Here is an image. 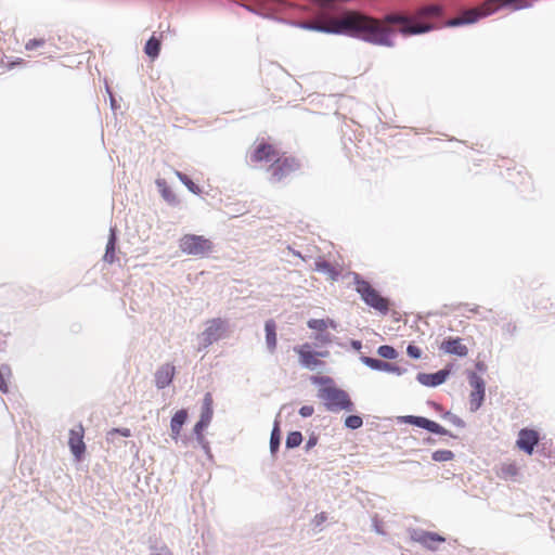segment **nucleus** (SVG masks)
I'll return each instance as SVG.
<instances>
[{"label": "nucleus", "mask_w": 555, "mask_h": 555, "mask_svg": "<svg viewBox=\"0 0 555 555\" xmlns=\"http://www.w3.org/2000/svg\"><path fill=\"white\" fill-rule=\"evenodd\" d=\"M116 434H119L124 437H130L131 430L129 428H113L107 433V439L109 440Z\"/></svg>", "instance_id": "72a5a7b5"}, {"label": "nucleus", "mask_w": 555, "mask_h": 555, "mask_svg": "<svg viewBox=\"0 0 555 555\" xmlns=\"http://www.w3.org/2000/svg\"><path fill=\"white\" fill-rule=\"evenodd\" d=\"M157 183V186L159 188L160 190V193L163 195V197L169 202V203H175L176 202V195L173 194V192L168 188L167 183L165 180H157L156 181Z\"/></svg>", "instance_id": "a878e982"}, {"label": "nucleus", "mask_w": 555, "mask_h": 555, "mask_svg": "<svg viewBox=\"0 0 555 555\" xmlns=\"http://www.w3.org/2000/svg\"><path fill=\"white\" fill-rule=\"evenodd\" d=\"M176 369L173 365L166 363L162 365L155 373V384L157 388L163 389L172 382Z\"/></svg>", "instance_id": "dca6fc26"}, {"label": "nucleus", "mask_w": 555, "mask_h": 555, "mask_svg": "<svg viewBox=\"0 0 555 555\" xmlns=\"http://www.w3.org/2000/svg\"><path fill=\"white\" fill-rule=\"evenodd\" d=\"M0 390H2L3 392L8 391L7 377H5V374L1 370H0Z\"/></svg>", "instance_id": "ea45409f"}, {"label": "nucleus", "mask_w": 555, "mask_h": 555, "mask_svg": "<svg viewBox=\"0 0 555 555\" xmlns=\"http://www.w3.org/2000/svg\"><path fill=\"white\" fill-rule=\"evenodd\" d=\"M115 234L112 232L108 243L106 245V253L104 255V260L108 263L115 261Z\"/></svg>", "instance_id": "bb28decb"}, {"label": "nucleus", "mask_w": 555, "mask_h": 555, "mask_svg": "<svg viewBox=\"0 0 555 555\" xmlns=\"http://www.w3.org/2000/svg\"><path fill=\"white\" fill-rule=\"evenodd\" d=\"M294 350L299 357L300 364L311 370L323 365L320 358L328 356V351H313L311 345L308 343L295 347Z\"/></svg>", "instance_id": "6e6552de"}, {"label": "nucleus", "mask_w": 555, "mask_h": 555, "mask_svg": "<svg viewBox=\"0 0 555 555\" xmlns=\"http://www.w3.org/2000/svg\"><path fill=\"white\" fill-rule=\"evenodd\" d=\"M440 349L449 354H456L459 357H465L468 353L467 347L462 343L460 337H449L443 340L440 345Z\"/></svg>", "instance_id": "2eb2a0df"}, {"label": "nucleus", "mask_w": 555, "mask_h": 555, "mask_svg": "<svg viewBox=\"0 0 555 555\" xmlns=\"http://www.w3.org/2000/svg\"><path fill=\"white\" fill-rule=\"evenodd\" d=\"M314 413V408L312 405H304L299 409V414L302 417H309Z\"/></svg>", "instance_id": "e433bc0d"}, {"label": "nucleus", "mask_w": 555, "mask_h": 555, "mask_svg": "<svg viewBox=\"0 0 555 555\" xmlns=\"http://www.w3.org/2000/svg\"><path fill=\"white\" fill-rule=\"evenodd\" d=\"M356 291L360 294L362 300L375 310L387 313L389 310V301L387 298L380 296V294L372 287V285L364 280L356 281Z\"/></svg>", "instance_id": "423d86ee"}, {"label": "nucleus", "mask_w": 555, "mask_h": 555, "mask_svg": "<svg viewBox=\"0 0 555 555\" xmlns=\"http://www.w3.org/2000/svg\"><path fill=\"white\" fill-rule=\"evenodd\" d=\"M227 324L221 319H212L207 322V327L203 332V339L206 345L220 339L225 333Z\"/></svg>", "instance_id": "9b49d317"}, {"label": "nucleus", "mask_w": 555, "mask_h": 555, "mask_svg": "<svg viewBox=\"0 0 555 555\" xmlns=\"http://www.w3.org/2000/svg\"><path fill=\"white\" fill-rule=\"evenodd\" d=\"M473 391L470 392V404L474 409H478L485 397V385L480 377L474 375L470 380Z\"/></svg>", "instance_id": "6ab92c4d"}, {"label": "nucleus", "mask_w": 555, "mask_h": 555, "mask_svg": "<svg viewBox=\"0 0 555 555\" xmlns=\"http://www.w3.org/2000/svg\"><path fill=\"white\" fill-rule=\"evenodd\" d=\"M188 418V411L185 409H181L177 411L170 421V430H171V438L173 440H178L181 434L182 426L184 425L185 421Z\"/></svg>", "instance_id": "aec40b11"}, {"label": "nucleus", "mask_w": 555, "mask_h": 555, "mask_svg": "<svg viewBox=\"0 0 555 555\" xmlns=\"http://www.w3.org/2000/svg\"><path fill=\"white\" fill-rule=\"evenodd\" d=\"M24 63L23 59H17L15 62L9 65V68H12L14 65H22Z\"/></svg>", "instance_id": "37998d69"}, {"label": "nucleus", "mask_w": 555, "mask_h": 555, "mask_svg": "<svg viewBox=\"0 0 555 555\" xmlns=\"http://www.w3.org/2000/svg\"><path fill=\"white\" fill-rule=\"evenodd\" d=\"M362 362L367 365L369 367L377 371H386L390 373H395L397 375H401L403 373V370H401L399 366L388 363L378 359L370 358V357H362Z\"/></svg>", "instance_id": "a211bd4d"}, {"label": "nucleus", "mask_w": 555, "mask_h": 555, "mask_svg": "<svg viewBox=\"0 0 555 555\" xmlns=\"http://www.w3.org/2000/svg\"><path fill=\"white\" fill-rule=\"evenodd\" d=\"M412 539L427 548L435 550L438 544L443 543L446 539L438 533L429 531H414Z\"/></svg>", "instance_id": "4468645a"}, {"label": "nucleus", "mask_w": 555, "mask_h": 555, "mask_svg": "<svg viewBox=\"0 0 555 555\" xmlns=\"http://www.w3.org/2000/svg\"><path fill=\"white\" fill-rule=\"evenodd\" d=\"M44 44V40L43 39H30L28 40L26 43H25V49L27 51H33L37 48H40Z\"/></svg>", "instance_id": "473e14b6"}, {"label": "nucleus", "mask_w": 555, "mask_h": 555, "mask_svg": "<svg viewBox=\"0 0 555 555\" xmlns=\"http://www.w3.org/2000/svg\"><path fill=\"white\" fill-rule=\"evenodd\" d=\"M511 182L514 184V185H517V184H524L525 183V180L526 178H529L527 171H521V170H513L511 173Z\"/></svg>", "instance_id": "7c9ffc66"}, {"label": "nucleus", "mask_w": 555, "mask_h": 555, "mask_svg": "<svg viewBox=\"0 0 555 555\" xmlns=\"http://www.w3.org/2000/svg\"><path fill=\"white\" fill-rule=\"evenodd\" d=\"M289 250L293 253V255H294L295 257H299V258L304 259V257L301 256V254H300L299 251H296V250H294V249H292V248H289Z\"/></svg>", "instance_id": "c03bdc74"}, {"label": "nucleus", "mask_w": 555, "mask_h": 555, "mask_svg": "<svg viewBox=\"0 0 555 555\" xmlns=\"http://www.w3.org/2000/svg\"><path fill=\"white\" fill-rule=\"evenodd\" d=\"M454 457V454L450 450H437L433 453V460L436 462H447L451 461Z\"/></svg>", "instance_id": "c756f323"}, {"label": "nucleus", "mask_w": 555, "mask_h": 555, "mask_svg": "<svg viewBox=\"0 0 555 555\" xmlns=\"http://www.w3.org/2000/svg\"><path fill=\"white\" fill-rule=\"evenodd\" d=\"M212 396L207 392L203 400L202 405V412H201V418L194 426V433L198 438L203 437L204 429L210 424L214 409H212Z\"/></svg>", "instance_id": "1a4fd4ad"}, {"label": "nucleus", "mask_w": 555, "mask_h": 555, "mask_svg": "<svg viewBox=\"0 0 555 555\" xmlns=\"http://www.w3.org/2000/svg\"><path fill=\"white\" fill-rule=\"evenodd\" d=\"M159 51H160V40L157 39L156 37L152 36L145 47H144V52L151 57V59H155L158 56L159 54Z\"/></svg>", "instance_id": "5701e85b"}, {"label": "nucleus", "mask_w": 555, "mask_h": 555, "mask_svg": "<svg viewBox=\"0 0 555 555\" xmlns=\"http://www.w3.org/2000/svg\"><path fill=\"white\" fill-rule=\"evenodd\" d=\"M315 270L320 272H327L333 273V267L327 261H317L315 262Z\"/></svg>", "instance_id": "f704fd0d"}, {"label": "nucleus", "mask_w": 555, "mask_h": 555, "mask_svg": "<svg viewBox=\"0 0 555 555\" xmlns=\"http://www.w3.org/2000/svg\"><path fill=\"white\" fill-rule=\"evenodd\" d=\"M317 444V438L312 437V438H309V440L307 441V449H310L312 447H314Z\"/></svg>", "instance_id": "79ce46f5"}, {"label": "nucleus", "mask_w": 555, "mask_h": 555, "mask_svg": "<svg viewBox=\"0 0 555 555\" xmlns=\"http://www.w3.org/2000/svg\"><path fill=\"white\" fill-rule=\"evenodd\" d=\"M406 353L412 359H420L422 357V350L415 345H409Z\"/></svg>", "instance_id": "c9c22d12"}, {"label": "nucleus", "mask_w": 555, "mask_h": 555, "mask_svg": "<svg viewBox=\"0 0 555 555\" xmlns=\"http://www.w3.org/2000/svg\"><path fill=\"white\" fill-rule=\"evenodd\" d=\"M282 153L278 146L264 139L255 142L254 147L249 152V160L253 164L273 163Z\"/></svg>", "instance_id": "0eeeda50"}, {"label": "nucleus", "mask_w": 555, "mask_h": 555, "mask_svg": "<svg viewBox=\"0 0 555 555\" xmlns=\"http://www.w3.org/2000/svg\"><path fill=\"white\" fill-rule=\"evenodd\" d=\"M319 398L323 400L325 408L332 412L352 411L353 403L349 395L337 387L328 386L319 390Z\"/></svg>", "instance_id": "7ed1b4c3"}, {"label": "nucleus", "mask_w": 555, "mask_h": 555, "mask_svg": "<svg viewBox=\"0 0 555 555\" xmlns=\"http://www.w3.org/2000/svg\"><path fill=\"white\" fill-rule=\"evenodd\" d=\"M529 7H531L530 0H486L480 5L465 10L459 16L449 20L447 26L455 27L473 24L482 17L492 15L503 8L517 11Z\"/></svg>", "instance_id": "f03ea898"}, {"label": "nucleus", "mask_w": 555, "mask_h": 555, "mask_svg": "<svg viewBox=\"0 0 555 555\" xmlns=\"http://www.w3.org/2000/svg\"><path fill=\"white\" fill-rule=\"evenodd\" d=\"M442 14V8L430 4L417 9L413 15L387 14L383 20L358 12H346L340 17H328L304 24V28L331 34H356L363 40L378 46L392 47L396 33L404 37L428 33L435 28L431 20Z\"/></svg>", "instance_id": "f257e3e1"}, {"label": "nucleus", "mask_w": 555, "mask_h": 555, "mask_svg": "<svg viewBox=\"0 0 555 555\" xmlns=\"http://www.w3.org/2000/svg\"><path fill=\"white\" fill-rule=\"evenodd\" d=\"M377 353L379 357H382L384 359H390V360L396 359L398 356L396 349L388 345L379 346L377 349Z\"/></svg>", "instance_id": "c85d7f7f"}, {"label": "nucleus", "mask_w": 555, "mask_h": 555, "mask_svg": "<svg viewBox=\"0 0 555 555\" xmlns=\"http://www.w3.org/2000/svg\"><path fill=\"white\" fill-rule=\"evenodd\" d=\"M299 169L300 162L296 157L282 153L280 157L270 164L267 170L270 176V181L280 183Z\"/></svg>", "instance_id": "20e7f679"}, {"label": "nucleus", "mask_w": 555, "mask_h": 555, "mask_svg": "<svg viewBox=\"0 0 555 555\" xmlns=\"http://www.w3.org/2000/svg\"><path fill=\"white\" fill-rule=\"evenodd\" d=\"M266 330V343L270 352H274L278 345L276 338V325L273 320H268L264 324Z\"/></svg>", "instance_id": "412c9836"}, {"label": "nucleus", "mask_w": 555, "mask_h": 555, "mask_svg": "<svg viewBox=\"0 0 555 555\" xmlns=\"http://www.w3.org/2000/svg\"><path fill=\"white\" fill-rule=\"evenodd\" d=\"M314 339L321 344H328L332 341L331 336L328 334H323V332H320Z\"/></svg>", "instance_id": "58836bf2"}, {"label": "nucleus", "mask_w": 555, "mask_h": 555, "mask_svg": "<svg viewBox=\"0 0 555 555\" xmlns=\"http://www.w3.org/2000/svg\"><path fill=\"white\" fill-rule=\"evenodd\" d=\"M405 422L412 425H415L417 427L424 428L430 433L438 434V435H446L447 429L443 428L440 424L437 422L430 421L423 416H414L409 415L405 417Z\"/></svg>", "instance_id": "ddd939ff"}, {"label": "nucleus", "mask_w": 555, "mask_h": 555, "mask_svg": "<svg viewBox=\"0 0 555 555\" xmlns=\"http://www.w3.org/2000/svg\"><path fill=\"white\" fill-rule=\"evenodd\" d=\"M448 375V371L441 370L433 374L418 373L416 379L424 386L436 387L443 384Z\"/></svg>", "instance_id": "f3484780"}, {"label": "nucleus", "mask_w": 555, "mask_h": 555, "mask_svg": "<svg viewBox=\"0 0 555 555\" xmlns=\"http://www.w3.org/2000/svg\"><path fill=\"white\" fill-rule=\"evenodd\" d=\"M176 176L179 180L189 189L190 192L194 194H201L202 190L198 185H196L186 175L176 171Z\"/></svg>", "instance_id": "393cba45"}, {"label": "nucleus", "mask_w": 555, "mask_h": 555, "mask_svg": "<svg viewBox=\"0 0 555 555\" xmlns=\"http://www.w3.org/2000/svg\"><path fill=\"white\" fill-rule=\"evenodd\" d=\"M83 436L85 428L81 424L69 430L68 446L77 461H80L86 452Z\"/></svg>", "instance_id": "9d476101"}, {"label": "nucleus", "mask_w": 555, "mask_h": 555, "mask_svg": "<svg viewBox=\"0 0 555 555\" xmlns=\"http://www.w3.org/2000/svg\"><path fill=\"white\" fill-rule=\"evenodd\" d=\"M322 7H330L335 0H314Z\"/></svg>", "instance_id": "a19ab883"}, {"label": "nucleus", "mask_w": 555, "mask_h": 555, "mask_svg": "<svg viewBox=\"0 0 555 555\" xmlns=\"http://www.w3.org/2000/svg\"><path fill=\"white\" fill-rule=\"evenodd\" d=\"M326 519H327L326 514L325 513H320V514L314 516L312 521H313V525L315 527H320L324 521H326Z\"/></svg>", "instance_id": "4c0bfd02"}, {"label": "nucleus", "mask_w": 555, "mask_h": 555, "mask_svg": "<svg viewBox=\"0 0 555 555\" xmlns=\"http://www.w3.org/2000/svg\"><path fill=\"white\" fill-rule=\"evenodd\" d=\"M302 442V435L300 431H292L286 437V447L288 449L296 448Z\"/></svg>", "instance_id": "cd10ccee"}, {"label": "nucleus", "mask_w": 555, "mask_h": 555, "mask_svg": "<svg viewBox=\"0 0 555 555\" xmlns=\"http://www.w3.org/2000/svg\"><path fill=\"white\" fill-rule=\"evenodd\" d=\"M280 443H281L280 424H279V422H275L272 433H271V437H270V450L273 454L275 452H278Z\"/></svg>", "instance_id": "b1692460"}, {"label": "nucleus", "mask_w": 555, "mask_h": 555, "mask_svg": "<svg viewBox=\"0 0 555 555\" xmlns=\"http://www.w3.org/2000/svg\"><path fill=\"white\" fill-rule=\"evenodd\" d=\"M179 248L186 255L204 257L212 251L214 244L203 235L184 234L179 240Z\"/></svg>", "instance_id": "39448f33"}, {"label": "nucleus", "mask_w": 555, "mask_h": 555, "mask_svg": "<svg viewBox=\"0 0 555 555\" xmlns=\"http://www.w3.org/2000/svg\"><path fill=\"white\" fill-rule=\"evenodd\" d=\"M345 425L350 429H358L363 425V421L359 415H349L345 420Z\"/></svg>", "instance_id": "2f4dec72"}, {"label": "nucleus", "mask_w": 555, "mask_h": 555, "mask_svg": "<svg viewBox=\"0 0 555 555\" xmlns=\"http://www.w3.org/2000/svg\"><path fill=\"white\" fill-rule=\"evenodd\" d=\"M308 326L311 330L318 331V332H324L328 327L335 328L336 325L334 321L332 320H323V319H311L308 321Z\"/></svg>", "instance_id": "4be33fe9"}, {"label": "nucleus", "mask_w": 555, "mask_h": 555, "mask_svg": "<svg viewBox=\"0 0 555 555\" xmlns=\"http://www.w3.org/2000/svg\"><path fill=\"white\" fill-rule=\"evenodd\" d=\"M539 442V434L533 429L524 428L518 434L517 447L528 454H532L534 447Z\"/></svg>", "instance_id": "f8f14e48"}]
</instances>
